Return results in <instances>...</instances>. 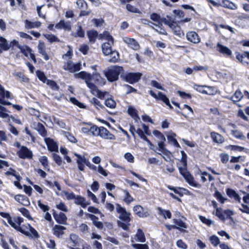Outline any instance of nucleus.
<instances>
[{
  "label": "nucleus",
  "instance_id": "obj_1",
  "mask_svg": "<svg viewBox=\"0 0 249 249\" xmlns=\"http://www.w3.org/2000/svg\"><path fill=\"white\" fill-rule=\"evenodd\" d=\"M181 154V162L183 167H179L178 170L180 174L183 177L186 182L190 186L200 188L201 185L195 180L193 176L187 169V155L186 153L182 150L180 152Z\"/></svg>",
  "mask_w": 249,
  "mask_h": 249
},
{
  "label": "nucleus",
  "instance_id": "obj_2",
  "mask_svg": "<svg viewBox=\"0 0 249 249\" xmlns=\"http://www.w3.org/2000/svg\"><path fill=\"white\" fill-rule=\"evenodd\" d=\"M123 71H124L123 67L113 66L105 72V75L109 82H113L119 79V75Z\"/></svg>",
  "mask_w": 249,
  "mask_h": 249
},
{
  "label": "nucleus",
  "instance_id": "obj_3",
  "mask_svg": "<svg viewBox=\"0 0 249 249\" xmlns=\"http://www.w3.org/2000/svg\"><path fill=\"white\" fill-rule=\"evenodd\" d=\"M74 156L77 157L76 163L79 170L84 171L85 170V165L87 166L90 169L96 171L97 167L95 165L91 164L89 159L77 153H74Z\"/></svg>",
  "mask_w": 249,
  "mask_h": 249
},
{
  "label": "nucleus",
  "instance_id": "obj_4",
  "mask_svg": "<svg viewBox=\"0 0 249 249\" xmlns=\"http://www.w3.org/2000/svg\"><path fill=\"white\" fill-rule=\"evenodd\" d=\"M14 221L17 224H16L17 228H13L14 229L27 237H30L31 236V233L28 231L29 228L28 224L27 225H22L20 226L21 224L24 221V219L22 217L19 216L15 217L14 218Z\"/></svg>",
  "mask_w": 249,
  "mask_h": 249
},
{
  "label": "nucleus",
  "instance_id": "obj_5",
  "mask_svg": "<svg viewBox=\"0 0 249 249\" xmlns=\"http://www.w3.org/2000/svg\"><path fill=\"white\" fill-rule=\"evenodd\" d=\"M142 74L140 72H126L124 75H121V78L127 83L130 84H134L138 82L142 78Z\"/></svg>",
  "mask_w": 249,
  "mask_h": 249
},
{
  "label": "nucleus",
  "instance_id": "obj_6",
  "mask_svg": "<svg viewBox=\"0 0 249 249\" xmlns=\"http://www.w3.org/2000/svg\"><path fill=\"white\" fill-rule=\"evenodd\" d=\"M167 18H168V23H166V25H167L172 29L174 34L179 37H181V36H183V32L181 30L180 26L174 20L173 18L168 16H167Z\"/></svg>",
  "mask_w": 249,
  "mask_h": 249
},
{
  "label": "nucleus",
  "instance_id": "obj_7",
  "mask_svg": "<svg viewBox=\"0 0 249 249\" xmlns=\"http://www.w3.org/2000/svg\"><path fill=\"white\" fill-rule=\"evenodd\" d=\"M4 174L7 177L10 176L14 177L16 179V180L14 181L13 182L14 185L19 189L21 190L23 188V186L20 183L22 178L15 169L10 167L8 171L4 172Z\"/></svg>",
  "mask_w": 249,
  "mask_h": 249
},
{
  "label": "nucleus",
  "instance_id": "obj_8",
  "mask_svg": "<svg viewBox=\"0 0 249 249\" xmlns=\"http://www.w3.org/2000/svg\"><path fill=\"white\" fill-rule=\"evenodd\" d=\"M116 211L118 213H120L119 218L126 223L130 222L131 219L130 218L131 213L127 212L126 209L122 207L119 204L116 205Z\"/></svg>",
  "mask_w": 249,
  "mask_h": 249
},
{
  "label": "nucleus",
  "instance_id": "obj_9",
  "mask_svg": "<svg viewBox=\"0 0 249 249\" xmlns=\"http://www.w3.org/2000/svg\"><path fill=\"white\" fill-rule=\"evenodd\" d=\"M150 95L158 100H160L162 101L165 104L169 107L170 109H172L173 107L170 103L169 98L166 95L163 94L162 92L159 91L158 95H157L153 90H150L148 91Z\"/></svg>",
  "mask_w": 249,
  "mask_h": 249
},
{
  "label": "nucleus",
  "instance_id": "obj_10",
  "mask_svg": "<svg viewBox=\"0 0 249 249\" xmlns=\"http://www.w3.org/2000/svg\"><path fill=\"white\" fill-rule=\"evenodd\" d=\"M63 68L65 71L73 73L80 71L82 68L80 62L74 64L72 61L68 60L66 62H65Z\"/></svg>",
  "mask_w": 249,
  "mask_h": 249
},
{
  "label": "nucleus",
  "instance_id": "obj_11",
  "mask_svg": "<svg viewBox=\"0 0 249 249\" xmlns=\"http://www.w3.org/2000/svg\"><path fill=\"white\" fill-rule=\"evenodd\" d=\"M17 155L21 159H32L33 157V154L27 147L21 146L20 149L17 152Z\"/></svg>",
  "mask_w": 249,
  "mask_h": 249
},
{
  "label": "nucleus",
  "instance_id": "obj_12",
  "mask_svg": "<svg viewBox=\"0 0 249 249\" xmlns=\"http://www.w3.org/2000/svg\"><path fill=\"white\" fill-rule=\"evenodd\" d=\"M44 141L49 151L51 152H58V144L53 139L46 137L44 139Z\"/></svg>",
  "mask_w": 249,
  "mask_h": 249
},
{
  "label": "nucleus",
  "instance_id": "obj_13",
  "mask_svg": "<svg viewBox=\"0 0 249 249\" xmlns=\"http://www.w3.org/2000/svg\"><path fill=\"white\" fill-rule=\"evenodd\" d=\"M98 135V136L105 140L113 141L116 140V136L104 126H100Z\"/></svg>",
  "mask_w": 249,
  "mask_h": 249
},
{
  "label": "nucleus",
  "instance_id": "obj_14",
  "mask_svg": "<svg viewBox=\"0 0 249 249\" xmlns=\"http://www.w3.org/2000/svg\"><path fill=\"white\" fill-rule=\"evenodd\" d=\"M134 213L139 217L145 218L149 216L150 210L148 209H144L142 206L137 205L134 207Z\"/></svg>",
  "mask_w": 249,
  "mask_h": 249
},
{
  "label": "nucleus",
  "instance_id": "obj_15",
  "mask_svg": "<svg viewBox=\"0 0 249 249\" xmlns=\"http://www.w3.org/2000/svg\"><path fill=\"white\" fill-rule=\"evenodd\" d=\"M150 19L158 23H153L156 26H162L163 23L166 25V23H168V18L161 17L159 14L156 13H153L150 15Z\"/></svg>",
  "mask_w": 249,
  "mask_h": 249
},
{
  "label": "nucleus",
  "instance_id": "obj_16",
  "mask_svg": "<svg viewBox=\"0 0 249 249\" xmlns=\"http://www.w3.org/2000/svg\"><path fill=\"white\" fill-rule=\"evenodd\" d=\"M212 5L214 6H218L219 5H222L224 7L227 8L232 10L237 9V5L233 3L231 1H209Z\"/></svg>",
  "mask_w": 249,
  "mask_h": 249
},
{
  "label": "nucleus",
  "instance_id": "obj_17",
  "mask_svg": "<svg viewBox=\"0 0 249 249\" xmlns=\"http://www.w3.org/2000/svg\"><path fill=\"white\" fill-rule=\"evenodd\" d=\"M123 41L127 45L128 47L133 50L137 51L140 49V46L138 42L133 38L127 36L123 37Z\"/></svg>",
  "mask_w": 249,
  "mask_h": 249
},
{
  "label": "nucleus",
  "instance_id": "obj_18",
  "mask_svg": "<svg viewBox=\"0 0 249 249\" xmlns=\"http://www.w3.org/2000/svg\"><path fill=\"white\" fill-rule=\"evenodd\" d=\"M53 215L58 224L63 225L67 224V217L64 213L60 212L58 214L54 210H53Z\"/></svg>",
  "mask_w": 249,
  "mask_h": 249
},
{
  "label": "nucleus",
  "instance_id": "obj_19",
  "mask_svg": "<svg viewBox=\"0 0 249 249\" xmlns=\"http://www.w3.org/2000/svg\"><path fill=\"white\" fill-rule=\"evenodd\" d=\"M216 50L225 57H228L230 58H231L232 57L231 51L228 47L220 44V43H218L217 44Z\"/></svg>",
  "mask_w": 249,
  "mask_h": 249
},
{
  "label": "nucleus",
  "instance_id": "obj_20",
  "mask_svg": "<svg viewBox=\"0 0 249 249\" xmlns=\"http://www.w3.org/2000/svg\"><path fill=\"white\" fill-rule=\"evenodd\" d=\"M66 230L65 227L59 225H55L52 229L53 234L58 238L63 237Z\"/></svg>",
  "mask_w": 249,
  "mask_h": 249
},
{
  "label": "nucleus",
  "instance_id": "obj_21",
  "mask_svg": "<svg viewBox=\"0 0 249 249\" xmlns=\"http://www.w3.org/2000/svg\"><path fill=\"white\" fill-rule=\"evenodd\" d=\"M210 135L213 143L219 144L223 143L225 141L224 137L217 132L212 131L210 132Z\"/></svg>",
  "mask_w": 249,
  "mask_h": 249
},
{
  "label": "nucleus",
  "instance_id": "obj_22",
  "mask_svg": "<svg viewBox=\"0 0 249 249\" xmlns=\"http://www.w3.org/2000/svg\"><path fill=\"white\" fill-rule=\"evenodd\" d=\"M186 38L189 41L194 44H197L200 42V38L195 31H190L187 33Z\"/></svg>",
  "mask_w": 249,
  "mask_h": 249
},
{
  "label": "nucleus",
  "instance_id": "obj_23",
  "mask_svg": "<svg viewBox=\"0 0 249 249\" xmlns=\"http://www.w3.org/2000/svg\"><path fill=\"white\" fill-rule=\"evenodd\" d=\"M38 53L43 57L44 59L47 61L50 57L46 52V48L45 43L43 41H39L37 45Z\"/></svg>",
  "mask_w": 249,
  "mask_h": 249
},
{
  "label": "nucleus",
  "instance_id": "obj_24",
  "mask_svg": "<svg viewBox=\"0 0 249 249\" xmlns=\"http://www.w3.org/2000/svg\"><path fill=\"white\" fill-rule=\"evenodd\" d=\"M226 192L227 195L231 199H233L235 201L240 203L241 202V197L237 194L236 191L231 188H227L226 189Z\"/></svg>",
  "mask_w": 249,
  "mask_h": 249
},
{
  "label": "nucleus",
  "instance_id": "obj_25",
  "mask_svg": "<svg viewBox=\"0 0 249 249\" xmlns=\"http://www.w3.org/2000/svg\"><path fill=\"white\" fill-rule=\"evenodd\" d=\"M177 136V134L175 132L171 130L166 136L167 141L169 143L173 144L175 147L180 148V145L176 138Z\"/></svg>",
  "mask_w": 249,
  "mask_h": 249
},
{
  "label": "nucleus",
  "instance_id": "obj_26",
  "mask_svg": "<svg viewBox=\"0 0 249 249\" xmlns=\"http://www.w3.org/2000/svg\"><path fill=\"white\" fill-rule=\"evenodd\" d=\"M74 203L77 205H80L83 208H86L90 203L89 201H86L85 197L77 195L74 200Z\"/></svg>",
  "mask_w": 249,
  "mask_h": 249
},
{
  "label": "nucleus",
  "instance_id": "obj_27",
  "mask_svg": "<svg viewBox=\"0 0 249 249\" xmlns=\"http://www.w3.org/2000/svg\"><path fill=\"white\" fill-rule=\"evenodd\" d=\"M14 198L17 202L24 206H28L30 204L28 197L25 195L18 194L15 196Z\"/></svg>",
  "mask_w": 249,
  "mask_h": 249
},
{
  "label": "nucleus",
  "instance_id": "obj_28",
  "mask_svg": "<svg viewBox=\"0 0 249 249\" xmlns=\"http://www.w3.org/2000/svg\"><path fill=\"white\" fill-rule=\"evenodd\" d=\"M243 94L240 89H237L233 95L230 97L227 98L229 100L231 101L234 104L242 100L243 98Z\"/></svg>",
  "mask_w": 249,
  "mask_h": 249
},
{
  "label": "nucleus",
  "instance_id": "obj_29",
  "mask_svg": "<svg viewBox=\"0 0 249 249\" xmlns=\"http://www.w3.org/2000/svg\"><path fill=\"white\" fill-rule=\"evenodd\" d=\"M235 57L238 61L242 63H247L248 64V62L244 61V59L247 58V59L249 61V52L248 51H244L242 53H240L238 52H236L235 53Z\"/></svg>",
  "mask_w": 249,
  "mask_h": 249
},
{
  "label": "nucleus",
  "instance_id": "obj_30",
  "mask_svg": "<svg viewBox=\"0 0 249 249\" xmlns=\"http://www.w3.org/2000/svg\"><path fill=\"white\" fill-rule=\"evenodd\" d=\"M128 114L134 120L136 123L140 121V118L136 109L132 107H129L127 109Z\"/></svg>",
  "mask_w": 249,
  "mask_h": 249
},
{
  "label": "nucleus",
  "instance_id": "obj_31",
  "mask_svg": "<svg viewBox=\"0 0 249 249\" xmlns=\"http://www.w3.org/2000/svg\"><path fill=\"white\" fill-rule=\"evenodd\" d=\"M55 27L57 29H63L68 31H70L71 29V26L70 23L66 22L64 20H60L58 23L55 24Z\"/></svg>",
  "mask_w": 249,
  "mask_h": 249
},
{
  "label": "nucleus",
  "instance_id": "obj_32",
  "mask_svg": "<svg viewBox=\"0 0 249 249\" xmlns=\"http://www.w3.org/2000/svg\"><path fill=\"white\" fill-rule=\"evenodd\" d=\"M91 75L92 80L93 79L96 84L99 85H104L106 84V79L103 78L98 72L93 73Z\"/></svg>",
  "mask_w": 249,
  "mask_h": 249
},
{
  "label": "nucleus",
  "instance_id": "obj_33",
  "mask_svg": "<svg viewBox=\"0 0 249 249\" xmlns=\"http://www.w3.org/2000/svg\"><path fill=\"white\" fill-rule=\"evenodd\" d=\"M9 49V44H8L7 40L4 37L0 36V54L3 51H7Z\"/></svg>",
  "mask_w": 249,
  "mask_h": 249
},
{
  "label": "nucleus",
  "instance_id": "obj_34",
  "mask_svg": "<svg viewBox=\"0 0 249 249\" xmlns=\"http://www.w3.org/2000/svg\"><path fill=\"white\" fill-rule=\"evenodd\" d=\"M213 26L214 27V30L215 32L218 34L220 33L219 27L228 30L232 34L234 33L233 28L228 25H224V24L218 25L217 24L213 22Z\"/></svg>",
  "mask_w": 249,
  "mask_h": 249
},
{
  "label": "nucleus",
  "instance_id": "obj_35",
  "mask_svg": "<svg viewBox=\"0 0 249 249\" xmlns=\"http://www.w3.org/2000/svg\"><path fill=\"white\" fill-rule=\"evenodd\" d=\"M113 44L111 42H105L102 44V51L105 55H108L113 52L112 50Z\"/></svg>",
  "mask_w": 249,
  "mask_h": 249
},
{
  "label": "nucleus",
  "instance_id": "obj_36",
  "mask_svg": "<svg viewBox=\"0 0 249 249\" xmlns=\"http://www.w3.org/2000/svg\"><path fill=\"white\" fill-rule=\"evenodd\" d=\"M41 25V23L40 21L32 22L28 19H26L25 21V27L27 29L38 28Z\"/></svg>",
  "mask_w": 249,
  "mask_h": 249
},
{
  "label": "nucleus",
  "instance_id": "obj_37",
  "mask_svg": "<svg viewBox=\"0 0 249 249\" xmlns=\"http://www.w3.org/2000/svg\"><path fill=\"white\" fill-rule=\"evenodd\" d=\"M0 215L4 218H6L7 220L8 223L12 228H17L16 224L14 222L10 214L9 213L0 212Z\"/></svg>",
  "mask_w": 249,
  "mask_h": 249
},
{
  "label": "nucleus",
  "instance_id": "obj_38",
  "mask_svg": "<svg viewBox=\"0 0 249 249\" xmlns=\"http://www.w3.org/2000/svg\"><path fill=\"white\" fill-rule=\"evenodd\" d=\"M87 36L89 42L94 43L98 36V33L95 30H91L87 32Z\"/></svg>",
  "mask_w": 249,
  "mask_h": 249
},
{
  "label": "nucleus",
  "instance_id": "obj_39",
  "mask_svg": "<svg viewBox=\"0 0 249 249\" xmlns=\"http://www.w3.org/2000/svg\"><path fill=\"white\" fill-rule=\"evenodd\" d=\"M158 213L160 215H162L164 218L170 219L172 217V213L169 210H164L161 207H158L157 208Z\"/></svg>",
  "mask_w": 249,
  "mask_h": 249
},
{
  "label": "nucleus",
  "instance_id": "obj_40",
  "mask_svg": "<svg viewBox=\"0 0 249 249\" xmlns=\"http://www.w3.org/2000/svg\"><path fill=\"white\" fill-rule=\"evenodd\" d=\"M0 98L2 99H13V97L11 96V94L10 91L6 90L4 88L1 86L0 87Z\"/></svg>",
  "mask_w": 249,
  "mask_h": 249
},
{
  "label": "nucleus",
  "instance_id": "obj_41",
  "mask_svg": "<svg viewBox=\"0 0 249 249\" xmlns=\"http://www.w3.org/2000/svg\"><path fill=\"white\" fill-rule=\"evenodd\" d=\"M87 124L90 126L89 127V134H91L93 136H98L100 126L98 127L95 124H93L91 123H88Z\"/></svg>",
  "mask_w": 249,
  "mask_h": 249
},
{
  "label": "nucleus",
  "instance_id": "obj_42",
  "mask_svg": "<svg viewBox=\"0 0 249 249\" xmlns=\"http://www.w3.org/2000/svg\"><path fill=\"white\" fill-rule=\"evenodd\" d=\"M136 241L144 243L146 241L145 234L141 229H138L135 235Z\"/></svg>",
  "mask_w": 249,
  "mask_h": 249
},
{
  "label": "nucleus",
  "instance_id": "obj_43",
  "mask_svg": "<svg viewBox=\"0 0 249 249\" xmlns=\"http://www.w3.org/2000/svg\"><path fill=\"white\" fill-rule=\"evenodd\" d=\"M206 87L208 89H211L212 87L209 86H202V85H199L197 84H195L194 85V89L197 91L198 92L205 94L206 95H213V93L211 92H208L207 90H205L204 89V88Z\"/></svg>",
  "mask_w": 249,
  "mask_h": 249
},
{
  "label": "nucleus",
  "instance_id": "obj_44",
  "mask_svg": "<svg viewBox=\"0 0 249 249\" xmlns=\"http://www.w3.org/2000/svg\"><path fill=\"white\" fill-rule=\"evenodd\" d=\"M76 75L77 77L84 79L85 82L86 81L91 80L92 79V75L85 71H81Z\"/></svg>",
  "mask_w": 249,
  "mask_h": 249
},
{
  "label": "nucleus",
  "instance_id": "obj_45",
  "mask_svg": "<svg viewBox=\"0 0 249 249\" xmlns=\"http://www.w3.org/2000/svg\"><path fill=\"white\" fill-rule=\"evenodd\" d=\"M36 130L38 133L43 137H45L47 135V131L44 125L41 123H38Z\"/></svg>",
  "mask_w": 249,
  "mask_h": 249
},
{
  "label": "nucleus",
  "instance_id": "obj_46",
  "mask_svg": "<svg viewBox=\"0 0 249 249\" xmlns=\"http://www.w3.org/2000/svg\"><path fill=\"white\" fill-rule=\"evenodd\" d=\"M122 191L124 194V196L123 199V200L125 203H126L127 204H129L134 201V199L133 197L130 195L128 190L123 189Z\"/></svg>",
  "mask_w": 249,
  "mask_h": 249
},
{
  "label": "nucleus",
  "instance_id": "obj_47",
  "mask_svg": "<svg viewBox=\"0 0 249 249\" xmlns=\"http://www.w3.org/2000/svg\"><path fill=\"white\" fill-rule=\"evenodd\" d=\"M43 36L48 40V41L52 43L53 42H59L60 39L55 35L53 34H43Z\"/></svg>",
  "mask_w": 249,
  "mask_h": 249
},
{
  "label": "nucleus",
  "instance_id": "obj_48",
  "mask_svg": "<svg viewBox=\"0 0 249 249\" xmlns=\"http://www.w3.org/2000/svg\"><path fill=\"white\" fill-rule=\"evenodd\" d=\"M20 52L25 56L28 57L30 53L31 52H33V50L28 45L22 46L21 48L19 49Z\"/></svg>",
  "mask_w": 249,
  "mask_h": 249
},
{
  "label": "nucleus",
  "instance_id": "obj_49",
  "mask_svg": "<svg viewBox=\"0 0 249 249\" xmlns=\"http://www.w3.org/2000/svg\"><path fill=\"white\" fill-rule=\"evenodd\" d=\"M225 148L227 150H230L231 151H237L239 152L243 151L245 150V148L244 147L237 145H231L230 144L229 145H227L225 147Z\"/></svg>",
  "mask_w": 249,
  "mask_h": 249
},
{
  "label": "nucleus",
  "instance_id": "obj_50",
  "mask_svg": "<svg viewBox=\"0 0 249 249\" xmlns=\"http://www.w3.org/2000/svg\"><path fill=\"white\" fill-rule=\"evenodd\" d=\"M9 111L7 110V109L2 106L0 108V117L1 118H6L8 117L11 118L13 120H15L14 117H13L12 115L9 116L8 113H7V112H8Z\"/></svg>",
  "mask_w": 249,
  "mask_h": 249
},
{
  "label": "nucleus",
  "instance_id": "obj_51",
  "mask_svg": "<svg viewBox=\"0 0 249 249\" xmlns=\"http://www.w3.org/2000/svg\"><path fill=\"white\" fill-rule=\"evenodd\" d=\"M231 133L232 136L236 139L241 140H243L245 139V137L243 133L238 130H232Z\"/></svg>",
  "mask_w": 249,
  "mask_h": 249
},
{
  "label": "nucleus",
  "instance_id": "obj_52",
  "mask_svg": "<svg viewBox=\"0 0 249 249\" xmlns=\"http://www.w3.org/2000/svg\"><path fill=\"white\" fill-rule=\"evenodd\" d=\"M46 83L53 90L57 91L59 89V86L56 82L53 80L48 79Z\"/></svg>",
  "mask_w": 249,
  "mask_h": 249
},
{
  "label": "nucleus",
  "instance_id": "obj_53",
  "mask_svg": "<svg viewBox=\"0 0 249 249\" xmlns=\"http://www.w3.org/2000/svg\"><path fill=\"white\" fill-rule=\"evenodd\" d=\"M213 196L221 204H224L227 198L224 197L221 193L218 190H215L213 194Z\"/></svg>",
  "mask_w": 249,
  "mask_h": 249
},
{
  "label": "nucleus",
  "instance_id": "obj_54",
  "mask_svg": "<svg viewBox=\"0 0 249 249\" xmlns=\"http://www.w3.org/2000/svg\"><path fill=\"white\" fill-rule=\"evenodd\" d=\"M90 103L94 105V107L98 110L105 108L100 102L96 98L93 97L90 101Z\"/></svg>",
  "mask_w": 249,
  "mask_h": 249
},
{
  "label": "nucleus",
  "instance_id": "obj_55",
  "mask_svg": "<svg viewBox=\"0 0 249 249\" xmlns=\"http://www.w3.org/2000/svg\"><path fill=\"white\" fill-rule=\"evenodd\" d=\"M173 222L177 227L185 229L187 228V225L180 219H173Z\"/></svg>",
  "mask_w": 249,
  "mask_h": 249
},
{
  "label": "nucleus",
  "instance_id": "obj_56",
  "mask_svg": "<svg viewBox=\"0 0 249 249\" xmlns=\"http://www.w3.org/2000/svg\"><path fill=\"white\" fill-rule=\"evenodd\" d=\"M36 74L39 80L43 83H46L48 80L44 72L41 71L37 70L36 71Z\"/></svg>",
  "mask_w": 249,
  "mask_h": 249
},
{
  "label": "nucleus",
  "instance_id": "obj_57",
  "mask_svg": "<svg viewBox=\"0 0 249 249\" xmlns=\"http://www.w3.org/2000/svg\"><path fill=\"white\" fill-rule=\"evenodd\" d=\"M105 105L110 108H114L116 107V103L112 98H108L105 100Z\"/></svg>",
  "mask_w": 249,
  "mask_h": 249
},
{
  "label": "nucleus",
  "instance_id": "obj_58",
  "mask_svg": "<svg viewBox=\"0 0 249 249\" xmlns=\"http://www.w3.org/2000/svg\"><path fill=\"white\" fill-rule=\"evenodd\" d=\"M110 55V58L108 60L109 62L116 63L118 62L119 59V54L118 52L113 51L109 54Z\"/></svg>",
  "mask_w": 249,
  "mask_h": 249
},
{
  "label": "nucleus",
  "instance_id": "obj_59",
  "mask_svg": "<svg viewBox=\"0 0 249 249\" xmlns=\"http://www.w3.org/2000/svg\"><path fill=\"white\" fill-rule=\"evenodd\" d=\"M101 37H104L108 41L107 42H111V44L114 43V38L107 31H105L103 34L100 35Z\"/></svg>",
  "mask_w": 249,
  "mask_h": 249
},
{
  "label": "nucleus",
  "instance_id": "obj_60",
  "mask_svg": "<svg viewBox=\"0 0 249 249\" xmlns=\"http://www.w3.org/2000/svg\"><path fill=\"white\" fill-rule=\"evenodd\" d=\"M51 156L53 160L57 165L60 166L62 164V158L59 155L55 153H53Z\"/></svg>",
  "mask_w": 249,
  "mask_h": 249
},
{
  "label": "nucleus",
  "instance_id": "obj_61",
  "mask_svg": "<svg viewBox=\"0 0 249 249\" xmlns=\"http://www.w3.org/2000/svg\"><path fill=\"white\" fill-rule=\"evenodd\" d=\"M70 101L73 105L78 107L80 108H85L86 106L82 103L80 102L76 98L71 97L70 98Z\"/></svg>",
  "mask_w": 249,
  "mask_h": 249
},
{
  "label": "nucleus",
  "instance_id": "obj_62",
  "mask_svg": "<svg viewBox=\"0 0 249 249\" xmlns=\"http://www.w3.org/2000/svg\"><path fill=\"white\" fill-rule=\"evenodd\" d=\"M209 240L214 247H217L220 244L219 238L216 235H213L210 237Z\"/></svg>",
  "mask_w": 249,
  "mask_h": 249
},
{
  "label": "nucleus",
  "instance_id": "obj_63",
  "mask_svg": "<svg viewBox=\"0 0 249 249\" xmlns=\"http://www.w3.org/2000/svg\"><path fill=\"white\" fill-rule=\"evenodd\" d=\"M39 161L41 163V165L44 167V169H47L49 168V162L48 160V158L46 156H41L39 159ZM49 170V169H48Z\"/></svg>",
  "mask_w": 249,
  "mask_h": 249
},
{
  "label": "nucleus",
  "instance_id": "obj_64",
  "mask_svg": "<svg viewBox=\"0 0 249 249\" xmlns=\"http://www.w3.org/2000/svg\"><path fill=\"white\" fill-rule=\"evenodd\" d=\"M90 81L91 80L86 81V83L87 87L90 89L91 92L94 94V92L98 90V88L95 84L91 83Z\"/></svg>",
  "mask_w": 249,
  "mask_h": 249
}]
</instances>
